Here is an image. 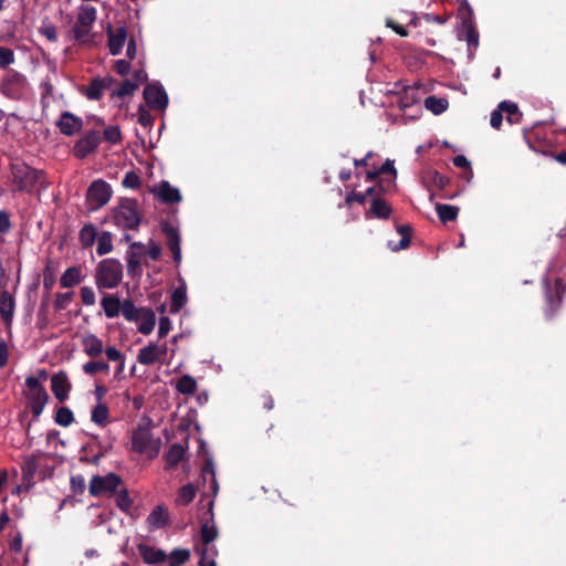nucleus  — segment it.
Returning <instances> with one entry per match:
<instances>
[{
    "instance_id": "052dcab7",
    "label": "nucleus",
    "mask_w": 566,
    "mask_h": 566,
    "mask_svg": "<svg viewBox=\"0 0 566 566\" xmlns=\"http://www.w3.org/2000/svg\"><path fill=\"white\" fill-rule=\"evenodd\" d=\"M171 329V322L168 317L163 316L159 318V328H158V335L159 337H165L169 331Z\"/></svg>"
},
{
    "instance_id": "4be33fe9",
    "label": "nucleus",
    "mask_w": 566,
    "mask_h": 566,
    "mask_svg": "<svg viewBox=\"0 0 566 566\" xmlns=\"http://www.w3.org/2000/svg\"><path fill=\"white\" fill-rule=\"evenodd\" d=\"M138 552L143 558V560L148 565L160 564L166 560L167 554L155 547L148 545H139Z\"/></svg>"
},
{
    "instance_id": "774afa93",
    "label": "nucleus",
    "mask_w": 566,
    "mask_h": 566,
    "mask_svg": "<svg viewBox=\"0 0 566 566\" xmlns=\"http://www.w3.org/2000/svg\"><path fill=\"white\" fill-rule=\"evenodd\" d=\"M115 70L119 75H126L130 70V63L126 60H117L115 62Z\"/></svg>"
},
{
    "instance_id": "864d4df0",
    "label": "nucleus",
    "mask_w": 566,
    "mask_h": 566,
    "mask_svg": "<svg viewBox=\"0 0 566 566\" xmlns=\"http://www.w3.org/2000/svg\"><path fill=\"white\" fill-rule=\"evenodd\" d=\"M94 150L95 144H75L73 149L74 155L78 158H84Z\"/></svg>"
},
{
    "instance_id": "a19ab883",
    "label": "nucleus",
    "mask_w": 566,
    "mask_h": 566,
    "mask_svg": "<svg viewBox=\"0 0 566 566\" xmlns=\"http://www.w3.org/2000/svg\"><path fill=\"white\" fill-rule=\"evenodd\" d=\"M398 232L401 235V239L398 244H392V242H389L388 245L391 251H399L403 250L409 247L410 244V229L407 226H401L398 228Z\"/></svg>"
},
{
    "instance_id": "2eb2a0df",
    "label": "nucleus",
    "mask_w": 566,
    "mask_h": 566,
    "mask_svg": "<svg viewBox=\"0 0 566 566\" xmlns=\"http://www.w3.org/2000/svg\"><path fill=\"white\" fill-rule=\"evenodd\" d=\"M107 36H108V49L112 55H118L126 41H127V28L126 27H118L115 30L108 29L107 30Z\"/></svg>"
},
{
    "instance_id": "aec40b11",
    "label": "nucleus",
    "mask_w": 566,
    "mask_h": 566,
    "mask_svg": "<svg viewBox=\"0 0 566 566\" xmlns=\"http://www.w3.org/2000/svg\"><path fill=\"white\" fill-rule=\"evenodd\" d=\"M51 384L52 391L59 400L63 401L64 399L67 398L69 391L71 389V384L65 374L59 373L54 375L51 379Z\"/></svg>"
},
{
    "instance_id": "473e14b6",
    "label": "nucleus",
    "mask_w": 566,
    "mask_h": 566,
    "mask_svg": "<svg viewBox=\"0 0 566 566\" xmlns=\"http://www.w3.org/2000/svg\"><path fill=\"white\" fill-rule=\"evenodd\" d=\"M197 381L189 375L182 376L176 384V389L182 395H192L197 390Z\"/></svg>"
},
{
    "instance_id": "6e6d98bb",
    "label": "nucleus",
    "mask_w": 566,
    "mask_h": 566,
    "mask_svg": "<svg viewBox=\"0 0 566 566\" xmlns=\"http://www.w3.org/2000/svg\"><path fill=\"white\" fill-rule=\"evenodd\" d=\"M140 179L134 171L126 172L123 179V186L129 189H135L139 186Z\"/></svg>"
},
{
    "instance_id": "f8f14e48",
    "label": "nucleus",
    "mask_w": 566,
    "mask_h": 566,
    "mask_svg": "<svg viewBox=\"0 0 566 566\" xmlns=\"http://www.w3.org/2000/svg\"><path fill=\"white\" fill-rule=\"evenodd\" d=\"M115 80L112 76L95 77L85 90V96L91 101H98L108 91Z\"/></svg>"
},
{
    "instance_id": "6e6552de",
    "label": "nucleus",
    "mask_w": 566,
    "mask_h": 566,
    "mask_svg": "<svg viewBox=\"0 0 566 566\" xmlns=\"http://www.w3.org/2000/svg\"><path fill=\"white\" fill-rule=\"evenodd\" d=\"M96 20V9L92 6L83 4L78 8L76 23L73 28L74 36L80 40L86 36Z\"/></svg>"
},
{
    "instance_id": "c756f323",
    "label": "nucleus",
    "mask_w": 566,
    "mask_h": 566,
    "mask_svg": "<svg viewBox=\"0 0 566 566\" xmlns=\"http://www.w3.org/2000/svg\"><path fill=\"white\" fill-rule=\"evenodd\" d=\"M82 281V271L80 268H69L61 276L60 283L63 287H72Z\"/></svg>"
},
{
    "instance_id": "bf43d9fd",
    "label": "nucleus",
    "mask_w": 566,
    "mask_h": 566,
    "mask_svg": "<svg viewBox=\"0 0 566 566\" xmlns=\"http://www.w3.org/2000/svg\"><path fill=\"white\" fill-rule=\"evenodd\" d=\"M147 253L153 260H158L161 254V248L157 242L149 240L147 244Z\"/></svg>"
},
{
    "instance_id": "6ab92c4d",
    "label": "nucleus",
    "mask_w": 566,
    "mask_h": 566,
    "mask_svg": "<svg viewBox=\"0 0 566 566\" xmlns=\"http://www.w3.org/2000/svg\"><path fill=\"white\" fill-rule=\"evenodd\" d=\"M81 343H82L84 353L86 355H88L90 357L95 358L104 352V345H103L102 339L98 338L94 334H91V333L85 334L82 337Z\"/></svg>"
},
{
    "instance_id": "69168bd1",
    "label": "nucleus",
    "mask_w": 566,
    "mask_h": 566,
    "mask_svg": "<svg viewBox=\"0 0 566 566\" xmlns=\"http://www.w3.org/2000/svg\"><path fill=\"white\" fill-rule=\"evenodd\" d=\"M25 385L28 387L29 394L43 389V387L40 384V380L34 376L28 377L25 379Z\"/></svg>"
},
{
    "instance_id": "f704fd0d",
    "label": "nucleus",
    "mask_w": 566,
    "mask_h": 566,
    "mask_svg": "<svg viewBox=\"0 0 566 566\" xmlns=\"http://www.w3.org/2000/svg\"><path fill=\"white\" fill-rule=\"evenodd\" d=\"M91 419L98 426H106L108 422V408L106 405L97 403L92 410Z\"/></svg>"
},
{
    "instance_id": "f257e3e1",
    "label": "nucleus",
    "mask_w": 566,
    "mask_h": 566,
    "mask_svg": "<svg viewBox=\"0 0 566 566\" xmlns=\"http://www.w3.org/2000/svg\"><path fill=\"white\" fill-rule=\"evenodd\" d=\"M10 181L13 190L31 193L44 182V179L41 171L23 161L14 160L11 163Z\"/></svg>"
},
{
    "instance_id": "a878e982",
    "label": "nucleus",
    "mask_w": 566,
    "mask_h": 566,
    "mask_svg": "<svg viewBox=\"0 0 566 566\" xmlns=\"http://www.w3.org/2000/svg\"><path fill=\"white\" fill-rule=\"evenodd\" d=\"M136 323L138 324L137 328L139 333L149 335L156 325V315L154 311L146 307Z\"/></svg>"
},
{
    "instance_id": "7c9ffc66",
    "label": "nucleus",
    "mask_w": 566,
    "mask_h": 566,
    "mask_svg": "<svg viewBox=\"0 0 566 566\" xmlns=\"http://www.w3.org/2000/svg\"><path fill=\"white\" fill-rule=\"evenodd\" d=\"M29 397L31 399L32 412L35 416H39L43 411V408L49 398L45 389L43 388L41 390L29 394Z\"/></svg>"
},
{
    "instance_id": "09e8293b",
    "label": "nucleus",
    "mask_w": 566,
    "mask_h": 566,
    "mask_svg": "<svg viewBox=\"0 0 566 566\" xmlns=\"http://www.w3.org/2000/svg\"><path fill=\"white\" fill-rule=\"evenodd\" d=\"M39 32L45 36L50 42H55L57 40V32L53 24H51L48 20H44L39 29Z\"/></svg>"
},
{
    "instance_id": "3c124183",
    "label": "nucleus",
    "mask_w": 566,
    "mask_h": 566,
    "mask_svg": "<svg viewBox=\"0 0 566 566\" xmlns=\"http://www.w3.org/2000/svg\"><path fill=\"white\" fill-rule=\"evenodd\" d=\"M14 63V53L11 49L0 45V66L6 69Z\"/></svg>"
},
{
    "instance_id": "c9c22d12",
    "label": "nucleus",
    "mask_w": 566,
    "mask_h": 566,
    "mask_svg": "<svg viewBox=\"0 0 566 566\" xmlns=\"http://www.w3.org/2000/svg\"><path fill=\"white\" fill-rule=\"evenodd\" d=\"M436 210L442 222L455 220L459 212L458 207L441 203L436 206Z\"/></svg>"
},
{
    "instance_id": "0e129e2a",
    "label": "nucleus",
    "mask_w": 566,
    "mask_h": 566,
    "mask_svg": "<svg viewBox=\"0 0 566 566\" xmlns=\"http://www.w3.org/2000/svg\"><path fill=\"white\" fill-rule=\"evenodd\" d=\"M9 359V346L6 340L0 339V368L4 367Z\"/></svg>"
},
{
    "instance_id": "58836bf2",
    "label": "nucleus",
    "mask_w": 566,
    "mask_h": 566,
    "mask_svg": "<svg viewBox=\"0 0 566 566\" xmlns=\"http://www.w3.org/2000/svg\"><path fill=\"white\" fill-rule=\"evenodd\" d=\"M218 536V530L213 521H207L201 526V539L205 545L210 544Z\"/></svg>"
},
{
    "instance_id": "a18cd8bd",
    "label": "nucleus",
    "mask_w": 566,
    "mask_h": 566,
    "mask_svg": "<svg viewBox=\"0 0 566 566\" xmlns=\"http://www.w3.org/2000/svg\"><path fill=\"white\" fill-rule=\"evenodd\" d=\"M371 213L377 218H388L390 214V207L387 205V202L375 199L370 207Z\"/></svg>"
},
{
    "instance_id": "20e7f679",
    "label": "nucleus",
    "mask_w": 566,
    "mask_h": 566,
    "mask_svg": "<svg viewBox=\"0 0 566 566\" xmlns=\"http://www.w3.org/2000/svg\"><path fill=\"white\" fill-rule=\"evenodd\" d=\"M160 446V438H155L150 430L147 428H138L133 433L132 449L135 452L145 454L153 459L158 455Z\"/></svg>"
},
{
    "instance_id": "ddd939ff",
    "label": "nucleus",
    "mask_w": 566,
    "mask_h": 566,
    "mask_svg": "<svg viewBox=\"0 0 566 566\" xmlns=\"http://www.w3.org/2000/svg\"><path fill=\"white\" fill-rule=\"evenodd\" d=\"M153 193L163 202L176 203L181 200L178 188L172 187L168 181H161L151 189Z\"/></svg>"
},
{
    "instance_id": "f03ea898",
    "label": "nucleus",
    "mask_w": 566,
    "mask_h": 566,
    "mask_svg": "<svg viewBox=\"0 0 566 566\" xmlns=\"http://www.w3.org/2000/svg\"><path fill=\"white\" fill-rule=\"evenodd\" d=\"M86 126L85 142H99L101 137H103L105 142H118L122 138L117 125H106L105 122L96 115L87 116Z\"/></svg>"
},
{
    "instance_id": "7ed1b4c3",
    "label": "nucleus",
    "mask_w": 566,
    "mask_h": 566,
    "mask_svg": "<svg viewBox=\"0 0 566 566\" xmlns=\"http://www.w3.org/2000/svg\"><path fill=\"white\" fill-rule=\"evenodd\" d=\"M123 277V266L115 259H105L101 261L96 269V285L98 289H114Z\"/></svg>"
},
{
    "instance_id": "4d7b16f0",
    "label": "nucleus",
    "mask_w": 566,
    "mask_h": 566,
    "mask_svg": "<svg viewBox=\"0 0 566 566\" xmlns=\"http://www.w3.org/2000/svg\"><path fill=\"white\" fill-rule=\"evenodd\" d=\"M374 191V188L373 187H369L365 193H360V192H352L350 195H348L346 197V202L347 203H350L352 201H357L359 203H364L366 198L368 196H370Z\"/></svg>"
},
{
    "instance_id": "338daca9",
    "label": "nucleus",
    "mask_w": 566,
    "mask_h": 566,
    "mask_svg": "<svg viewBox=\"0 0 566 566\" xmlns=\"http://www.w3.org/2000/svg\"><path fill=\"white\" fill-rule=\"evenodd\" d=\"M453 164H454V166H457L459 168L468 169L469 170V177L468 178L472 177V170L470 168V161L463 155L455 156L454 159H453Z\"/></svg>"
},
{
    "instance_id": "13d9d810",
    "label": "nucleus",
    "mask_w": 566,
    "mask_h": 566,
    "mask_svg": "<svg viewBox=\"0 0 566 566\" xmlns=\"http://www.w3.org/2000/svg\"><path fill=\"white\" fill-rule=\"evenodd\" d=\"M11 229V221L9 213L6 210H0V234L9 232Z\"/></svg>"
},
{
    "instance_id": "e433bc0d",
    "label": "nucleus",
    "mask_w": 566,
    "mask_h": 566,
    "mask_svg": "<svg viewBox=\"0 0 566 566\" xmlns=\"http://www.w3.org/2000/svg\"><path fill=\"white\" fill-rule=\"evenodd\" d=\"M196 496V488L193 484L189 483L180 488L178 495L176 497V503L178 505H187L189 504Z\"/></svg>"
},
{
    "instance_id": "37998d69",
    "label": "nucleus",
    "mask_w": 566,
    "mask_h": 566,
    "mask_svg": "<svg viewBox=\"0 0 566 566\" xmlns=\"http://www.w3.org/2000/svg\"><path fill=\"white\" fill-rule=\"evenodd\" d=\"M399 113L396 117H401V120L407 123L409 119H418L422 115V106L421 104H415L406 109H400Z\"/></svg>"
},
{
    "instance_id": "b1692460",
    "label": "nucleus",
    "mask_w": 566,
    "mask_h": 566,
    "mask_svg": "<svg viewBox=\"0 0 566 566\" xmlns=\"http://www.w3.org/2000/svg\"><path fill=\"white\" fill-rule=\"evenodd\" d=\"M420 104L419 91L417 87H405L402 95H400L397 99V108L406 109L411 107V105Z\"/></svg>"
},
{
    "instance_id": "2f4dec72",
    "label": "nucleus",
    "mask_w": 566,
    "mask_h": 566,
    "mask_svg": "<svg viewBox=\"0 0 566 566\" xmlns=\"http://www.w3.org/2000/svg\"><path fill=\"white\" fill-rule=\"evenodd\" d=\"M145 308L136 307L132 301L126 300L123 303L122 314L126 321L136 323Z\"/></svg>"
},
{
    "instance_id": "4468645a",
    "label": "nucleus",
    "mask_w": 566,
    "mask_h": 566,
    "mask_svg": "<svg viewBox=\"0 0 566 566\" xmlns=\"http://www.w3.org/2000/svg\"><path fill=\"white\" fill-rule=\"evenodd\" d=\"M15 310L14 296L7 290L0 291V316L6 326L12 324Z\"/></svg>"
},
{
    "instance_id": "bb28decb",
    "label": "nucleus",
    "mask_w": 566,
    "mask_h": 566,
    "mask_svg": "<svg viewBox=\"0 0 566 566\" xmlns=\"http://www.w3.org/2000/svg\"><path fill=\"white\" fill-rule=\"evenodd\" d=\"M423 105L432 114L440 115L448 109L449 102L444 97H437L431 95L424 99Z\"/></svg>"
},
{
    "instance_id": "393cba45",
    "label": "nucleus",
    "mask_w": 566,
    "mask_h": 566,
    "mask_svg": "<svg viewBox=\"0 0 566 566\" xmlns=\"http://www.w3.org/2000/svg\"><path fill=\"white\" fill-rule=\"evenodd\" d=\"M106 317L114 318L122 312L123 303L115 295L108 294L101 301Z\"/></svg>"
},
{
    "instance_id": "e2e57ef3",
    "label": "nucleus",
    "mask_w": 566,
    "mask_h": 566,
    "mask_svg": "<svg viewBox=\"0 0 566 566\" xmlns=\"http://www.w3.org/2000/svg\"><path fill=\"white\" fill-rule=\"evenodd\" d=\"M503 120V113L502 111L500 109V105L497 106L496 109H494L492 113H491V117H490V124L493 128H499L501 123Z\"/></svg>"
},
{
    "instance_id": "39448f33",
    "label": "nucleus",
    "mask_w": 566,
    "mask_h": 566,
    "mask_svg": "<svg viewBox=\"0 0 566 566\" xmlns=\"http://www.w3.org/2000/svg\"><path fill=\"white\" fill-rule=\"evenodd\" d=\"M113 222L123 229H135L140 222L137 205L133 200H123L112 212Z\"/></svg>"
},
{
    "instance_id": "dca6fc26",
    "label": "nucleus",
    "mask_w": 566,
    "mask_h": 566,
    "mask_svg": "<svg viewBox=\"0 0 566 566\" xmlns=\"http://www.w3.org/2000/svg\"><path fill=\"white\" fill-rule=\"evenodd\" d=\"M163 230L166 234V238H167V244L174 255V260L176 263H180L181 262V249H180V235H179V231L170 226V224H165L163 227Z\"/></svg>"
},
{
    "instance_id": "de8ad7c7",
    "label": "nucleus",
    "mask_w": 566,
    "mask_h": 566,
    "mask_svg": "<svg viewBox=\"0 0 566 566\" xmlns=\"http://www.w3.org/2000/svg\"><path fill=\"white\" fill-rule=\"evenodd\" d=\"M201 558L199 562L200 566H217L214 560L216 549L214 547H208L201 549Z\"/></svg>"
},
{
    "instance_id": "423d86ee",
    "label": "nucleus",
    "mask_w": 566,
    "mask_h": 566,
    "mask_svg": "<svg viewBox=\"0 0 566 566\" xmlns=\"http://www.w3.org/2000/svg\"><path fill=\"white\" fill-rule=\"evenodd\" d=\"M112 197L111 186L102 180H94L87 189L86 201L91 210L104 207Z\"/></svg>"
},
{
    "instance_id": "cd10ccee",
    "label": "nucleus",
    "mask_w": 566,
    "mask_h": 566,
    "mask_svg": "<svg viewBox=\"0 0 566 566\" xmlns=\"http://www.w3.org/2000/svg\"><path fill=\"white\" fill-rule=\"evenodd\" d=\"M168 522V512L163 506H156L147 517V523L153 528H160Z\"/></svg>"
},
{
    "instance_id": "f3484780",
    "label": "nucleus",
    "mask_w": 566,
    "mask_h": 566,
    "mask_svg": "<svg viewBox=\"0 0 566 566\" xmlns=\"http://www.w3.org/2000/svg\"><path fill=\"white\" fill-rule=\"evenodd\" d=\"M57 125L65 136H73L82 128L83 123L81 118L74 116L69 112H65L62 114Z\"/></svg>"
},
{
    "instance_id": "1a4fd4ad",
    "label": "nucleus",
    "mask_w": 566,
    "mask_h": 566,
    "mask_svg": "<svg viewBox=\"0 0 566 566\" xmlns=\"http://www.w3.org/2000/svg\"><path fill=\"white\" fill-rule=\"evenodd\" d=\"M167 355V346L165 344L159 345L157 343H150L149 345L139 349L137 360L140 365L149 366L155 363L164 361Z\"/></svg>"
},
{
    "instance_id": "5fc2aeb1",
    "label": "nucleus",
    "mask_w": 566,
    "mask_h": 566,
    "mask_svg": "<svg viewBox=\"0 0 566 566\" xmlns=\"http://www.w3.org/2000/svg\"><path fill=\"white\" fill-rule=\"evenodd\" d=\"M81 298L82 302L87 306L94 305L96 302L95 293L90 286H83L81 289Z\"/></svg>"
},
{
    "instance_id": "79ce46f5",
    "label": "nucleus",
    "mask_w": 566,
    "mask_h": 566,
    "mask_svg": "<svg viewBox=\"0 0 566 566\" xmlns=\"http://www.w3.org/2000/svg\"><path fill=\"white\" fill-rule=\"evenodd\" d=\"M185 455V449L180 444H172L166 454L167 463L170 467L177 465Z\"/></svg>"
},
{
    "instance_id": "8fccbe9b",
    "label": "nucleus",
    "mask_w": 566,
    "mask_h": 566,
    "mask_svg": "<svg viewBox=\"0 0 566 566\" xmlns=\"http://www.w3.org/2000/svg\"><path fill=\"white\" fill-rule=\"evenodd\" d=\"M190 557V552L188 549H175L170 555V564L171 566H179L185 564Z\"/></svg>"
},
{
    "instance_id": "ea45409f",
    "label": "nucleus",
    "mask_w": 566,
    "mask_h": 566,
    "mask_svg": "<svg viewBox=\"0 0 566 566\" xmlns=\"http://www.w3.org/2000/svg\"><path fill=\"white\" fill-rule=\"evenodd\" d=\"M83 371L86 375H95L97 373H108L109 365L103 360H90L83 365Z\"/></svg>"
},
{
    "instance_id": "72a5a7b5",
    "label": "nucleus",
    "mask_w": 566,
    "mask_h": 566,
    "mask_svg": "<svg viewBox=\"0 0 566 566\" xmlns=\"http://www.w3.org/2000/svg\"><path fill=\"white\" fill-rule=\"evenodd\" d=\"M113 250V235L111 232H102L97 238L96 252L98 255H105Z\"/></svg>"
},
{
    "instance_id": "49530a36",
    "label": "nucleus",
    "mask_w": 566,
    "mask_h": 566,
    "mask_svg": "<svg viewBox=\"0 0 566 566\" xmlns=\"http://www.w3.org/2000/svg\"><path fill=\"white\" fill-rule=\"evenodd\" d=\"M74 420L73 412L71 409L66 407H62L57 410L55 416V421L57 424L67 427L70 426Z\"/></svg>"
},
{
    "instance_id": "9d476101",
    "label": "nucleus",
    "mask_w": 566,
    "mask_h": 566,
    "mask_svg": "<svg viewBox=\"0 0 566 566\" xmlns=\"http://www.w3.org/2000/svg\"><path fill=\"white\" fill-rule=\"evenodd\" d=\"M146 104L154 109H165L168 105V96L159 83L148 84L144 90Z\"/></svg>"
},
{
    "instance_id": "603ef678",
    "label": "nucleus",
    "mask_w": 566,
    "mask_h": 566,
    "mask_svg": "<svg viewBox=\"0 0 566 566\" xmlns=\"http://www.w3.org/2000/svg\"><path fill=\"white\" fill-rule=\"evenodd\" d=\"M116 504L117 506L124 511V512H129L130 507H132V500L128 495V492L126 490H122L118 494H117V497H116Z\"/></svg>"
},
{
    "instance_id": "c85d7f7f",
    "label": "nucleus",
    "mask_w": 566,
    "mask_h": 566,
    "mask_svg": "<svg viewBox=\"0 0 566 566\" xmlns=\"http://www.w3.org/2000/svg\"><path fill=\"white\" fill-rule=\"evenodd\" d=\"M500 109L505 115L506 120L510 124H516L521 120L522 114L515 103L510 101H503L500 103Z\"/></svg>"
},
{
    "instance_id": "5701e85b",
    "label": "nucleus",
    "mask_w": 566,
    "mask_h": 566,
    "mask_svg": "<svg viewBox=\"0 0 566 566\" xmlns=\"http://www.w3.org/2000/svg\"><path fill=\"white\" fill-rule=\"evenodd\" d=\"M187 303V286L184 279H179V285L171 293L170 312L178 313Z\"/></svg>"
},
{
    "instance_id": "c03bdc74",
    "label": "nucleus",
    "mask_w": 566,
    "mask_h": 566,
    "mask_svg": "<svg viewBox=\"0 0 566 566\" xmlns=\"http://www.w3.org/2000/svg\"><path fill=\"white\" fill-rule=\"evenodd\" d=\"M138 87L137 83H134L130 80H125L120 83V85L112 93L113 96H117L119 98H124L126 96L132 95Z\"/></svg>"
},
{
    "instance_id": "412c9836",
    "label": "nucleus",
    "mask_w": 566,
    "mask_h": 566,
    "mask_svg": "<svg viewBox=\"0 0 566 566\" xmlns=\"http://www.w3.org/2000/svg\"><path fill=\"white\" fill-rule=\"evenodd\" d=\"M394 164H395L394 160L387 159L378 170L368 171L366 175V178L368 180H373L376 177H378L379 175H388V178L386 179V182H387L386 188L388 189V188L392 187L395 185V180L397 177V171L395 169Z\"/></svg>"
},
{
    "instance_id": "0eeeda50",
    "label": "nucleus",
    "mask_w": 566,
    "mask_h": 566,
    "mask_svg": "<svg viewBox=\"0 0 566 566\" xmlns=\"http://www.w3.org/2000/svg\"><path fill=\"white\" fill-rule=\"evenodd\" d=\"M122 483V480L115 473H108L106 475H95L90 482V493L94 496L99 495H112L116 492L117 488Z\"/></svg>"
},
{
    "instance_id": "9b49d317",
    "label": "nucleus",
    "mask_w": 566,
    "mask_h": 566,
    "mask_svg": "<svg viewBox=\"0 0 566 566\" xmlns=\"http://www.w3.org/2000/svg\"><path fill=\"white\" fill-rule=\"evenodd\" d=\"M458 39L465 41L470 54L479 46V33L471 17L464 18L458 32Z\"/></svg>"
},
{
    "instance_id": "4c0bfd02",
    "label": "nucleus",
    "mask_w": 566,
    "mask_h": 566,
    "mask_svg": "<svg viewBox=\"0 0 566 566\" xmlns=\"http://www.w3.org/2000/svg\"><path fill=\"white\" fill-rule=\"evenodd\" d=\"M96 237L97 230L91 223L85 224L80 231V241L84 247H92L96 240Z\"/></svg>"
},
{
    "instance_id": "a211bd4d",
    "label": "nucleus",
    "mask_w": 566,
    "mask_h": 566,
    "mask_svg": "<svg viewBox=\"0 0 566 566\" xmlns=\"http://www.w3.org/2000/svg\"><path fill=\"white\" fill-rule=\"evenodd\" d=\"M27 87H29L27 78L17 73L11 81L4 84L3 92L12 98H20Z\"/></svg>"
},
{
    "instance_id": "680f3d73",
    "label": "nucleus",
    "mask_w": 566,
    "mask_h": 566,
    "mask_svg": "<svg viewBox=\"0 0 566 566\" xmlns=\"http://www.w3.org/2000/svg\"><path fill=\"white\" fill-rule=\"evenodd\" d=\"M104 352L107 359L111 361H119L124 359L122 353L114 346H108L107 348H104Z\"/></svg>"
}]
</instances>
